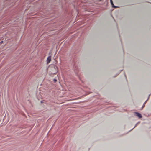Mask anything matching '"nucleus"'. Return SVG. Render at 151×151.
Masks as SVG:
<instances>
[{"mask_svg":"<svg viewBox=\"0 0 151 151\" xmlns=\"http://www.w3.org/2000/svg\"><path fill=\"white\" fill-rule=\"evenodd\" d=\"M147 101V100H146V101H145V103H144V104H145V103H146V102Z\"/></svg>","mask_w":151,"mask_h":151,"instance_id":"6","label":"nucleus"},{"mask_svg":"<svg viewBox=\"0 0 151 151\" xmlns=\"http://www.w3.org/2000/svg\"><path fill=\"white\" fill-rule=\"evenodd\" d=\"M53 81H54L55 82H56L57 81V80L56 79H53Z\"/></svg>","mask_w":151,"mask_h":151,"instance_id":"4","label":"nucleus"},{"mask_svg":"<svg viewBox=\"0 0 151 151\" xmlns=\"http://www.w3.org/2000/svg\"><path fill=\"white\" fill-rule=\"evenodd\" d=\"M135 114L139 118H141L142 117V116L138 112H136Z\"/></svg>","mask_w":151,"mask_h":151,"instance_id":"2","label":"nucleus"},{"mask_svg":"<svg viewBox=\"0 0 151 151\" xmlns=\"http://www.w3.org/2000/svg\"><path fill=\"white\" fill-rule=\"evenodd\" d=\"M110 1L111 4V5H112V7H114L115 8H116L117 7L116 6H114V5L112 1V0H110Z\"/></svg>","mask_w":151,"mask_h":151,"instance_id":"3","label":"nucleus"},{"mask_svg":"<svg viewBox=\"0 0 151 151\" xmlns=\"http://www.w3.org/2000/svg\"><path fill=\"white\" fill-rule=\"evenodd\" d=\"M51 60V56H49L47 59V63H50Z\"/></svg>","mask_w":151,"mask_h":151,"instance_id":"1","label":"nucleus"},{"mask_svg":"<svg viewBox=\"0 0 151 151\" xmlns=\"http://www.w3.org/2000/svg\"><path fill=\"white\" fill-rule=\"evenodd\" d=\"M3 41H1L0 42L1 43H3Z\"/></svg>","mask_w":151,"mask_h":151,"instance_id":"5","label":"nucleus"}]
</instances>
